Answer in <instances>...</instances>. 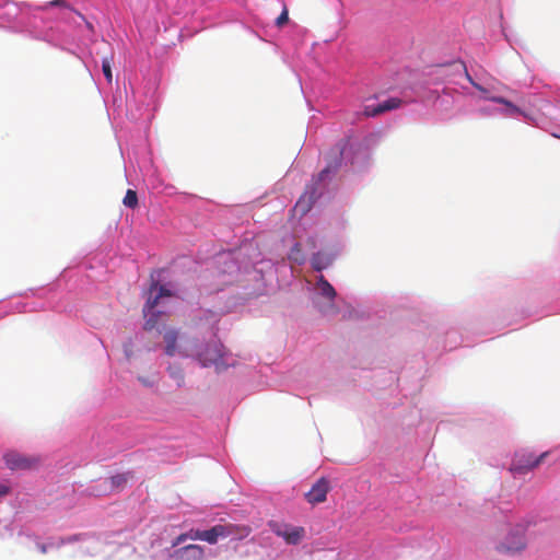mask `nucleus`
I'll use <instances>...</instances> for the list:
<instances>
[{"mask_svg": "<svg viewBox=\"0 0 560 560\" xmlns=\"http://www.w3.org/2000/svg\"><path fill=\"white\" fill-rule=\"evenodd\" d=\"M339 162L334 164H328L316 178L312 180L310 185H307L304 194L300 197L298 202L295 203L294 209L299 211L302 215L307 213L316 199L322 195V190L319 186L328 177L329 174L335 173L338 170Z\"/></svg>", "mask_w": 560, "mask_h": 560, "instance_id": "f257e3e1", "label": "nucleus"}, {"mask_svg": "<svg viewBox=\"0 0 560 560\" xmlns=\"http://www.w3.org/2000/svg\"><path fill=\"white\" fill-rule=\"evenodd\" d=\"M526 527L517 524L510 528L505 537L497 545V550L505 555H516L525 550Z\"/></svg>", "mask_w": 560, "mask_h": 560, "instance_id": "f03ea898", "label": "nucleus"}, {"mask_svg": "<svg viewBox=\"0 0 560 560\" xmlns=\"http://www.w3.org/2000/svg\"><path fill=\"white\" fill-rule=\"evenodd\" d=\"M547 455L548 452H544L539 456H535L530 452H517L514 455L510 470L514 474H526L536 468Z\"/></svg>", "mask_w": 560, "mask_h": 560, "instance_id": "7ed1b4c3", "label": "nucleus"}, {"mask_svg": "<svg viewBox=\"0 0 560 560\" xmlns=\"http://www.w3.org/2000/svg\"><path fill=\"white\" fill-rule=\"evenodd\" d=\"M269 527L275 535L281 537L288 545H298L305 537V529L301 526L271 521Z\"/></svg>", "mask_w": 560, "mask_h": 560, "instance_id": "20e7f679", "label": "nucleus"}, {"mask_svg": "<svg viewBox=\"0 0 560 560\" xmlns=\"http://www.w3.org/2000/svg\"><path fill=\"white\" fill-rule=\"evenodd\" d=\"M196 355L202 366L219 368L223 358V346L219 340L212 339L205 348L198 350Z\"/></svg>", "mask_w": 560, "mask_h": 560, "instance_id": "39448f33", "label": "nucleus"}, {"mask_svg": "<svg viewBox=\"0 0 560 560\" xmlns=\"http://www.w3.org/2000/svg\"><path fill=\"white\" fill-rule=\"evenodd\" d=\"M7 467L11 470L31 469L38 465L39 459L18 453L15 451L7 452L3 455Z\"/></svg>", "mask_w": 560, "mask_h": 560, "instance_id": "423d86ee", "label": "nucleus"}, {"mask_svg": "<svg viewBox=\"0 0 560 560\" xmlns=\"http://www.w3.org/2000/svg\"><path fill=\"white\" fill-rule=\"evenodd\" d=\"M329 490V481L325 477H322L312 486L310 491L305 493V499L311 504L322 503L326 501Z\"/></svg>", "mask_w": 560, "mask_h": 560, "instance_id": "0eeeda50", "label": "nucleus"}, {"mask_svg": "<svg viewBox=\"0 0 560 560\" xmlns=\"http://www.w3.org/2000/svg\"><path fill=\"white\" fill-rule=\"evenodd\" d=\"M203 557L205 549L199 545H187L171 553V560H202Z\"/></svg>", "mask_w": 560, "mask_h": 560, "instance_id": "6e6552de", "label": "nucleus"}, {"mask_svg": "<svg viewBox=\"0 0 560 560\" xmlns=\"http://www.w3.org/2000/svg\"><path fill=\"white\" fill-rule=\"evenodd\" d=\"M172 295L173 293L164 285L159 287L158 282H153L150 287V295L143 306V315L147 316L150 311L155 308L161 298Z\"/></svg>", "mask_w": 560, "mask_h": 560, "instance_id": "1a4fd4ad", "label": "nucleus"}, {"mask_svg": "<svg viewBox=\"0 0 560 560\" xmlns=\"http://www.w3.org/2000/svg\"><path fill=\"white\" fill-rule=\"evenodd\" d=\"M400 104H401V101L399 98H396V97L388 98V100L377 104L376 106H366L364 108V116H366V117L377 116L385 112L398 108L400 106Z\"/></svg>", "mask_w": 560, "mask_h": 560, "instance_id": "9d476101", "label": "nucleus"}, {"mask_svg": "<svg viewBox=\"0 0 560 560\" xmlns=\"http://www.w3.org/2000/svg\"><path fill=\"white\" fill-rule=\"evenodd\" d=\"M223 529V538L232 537L234 539H244L250 533L252 528L247 525H237V524H222Z\"/></svg>", "mask_w": 560, "mask_h": 560, "instance_id": "9b49d317", "label": "nucleus"}, {"mask_svg": "<svg viewBox=\"0 0 560 560\" xmlns=\"http://www.w3.org/2000/svg\"><path fill=\"white\" fill-rule=\"evenodd\" d=\"M178 338V331L175 329H170L164 332L163 339L165 342V353L170 357L175 355L178 352L176 341Z\"/></svg>", "mask_w": 560, "mask_h": 560, "instance_id": "f8f14e48", "label": "nucleus"}, {"mask_svg": "<svg viewBox=\"0 0 560 560\" xmlns=\"http://www.w3.org/2000/svg\"><path fill=\"white\" fill-rule=\"evenodd\" d=\"M219 538H223L222 524L215 525L207 530H201V540L211 545L217 544Z\"/></svg>", "mask_w": 560, "mask_h": 560, "instance_id": "ddd939ff", "label": "nucleus"}, {"mask_svg": "<svg viewBox=\"0 0 560 560\" xmlns=\"http://www.w3.org/2000/svg\"><path fill=\"white\" fill-rule=\"evenodd\" d=\"M132 478L130 472L117 474L108 479L112 490L119 491L126 487L128 481Z\"/></svg>", "mask_w": 560, "mask_h": 560, "instance_id": "4468645a", "label": "nucleus"}, {"mask_svg": "<svg viewBox=\"0 0 560 560\" xmlns=\"http://www.w3.org/2000/svg\"><path fill=\"white\" fill-rule=\"evenodd\" d=\"M332 258L325 253H316L313 255L311 262L315 270L320 271L330 266Z\"/></svg>", "mask_w": 560, "mask_h": 560, "instance_id": "2eb2a0df", "label": "nucleus"}, {"mask_svg": "<svg viewBox=\"0 0 560 560\" xmlns=\"http://www.w3.org/2000/svg\"><path fill=\"white\" fill-rule=\"evenodd\" d=\"M318 289L320 290L322 295L329 300H332L336 296L334 287L323 276L318 279Z\"/></svg>", "mask_w": 560, "mask_h": 560, "instance_id": "dca6fc26", "label": "nucleus"}, {"mask_svg": "<svg viewBox=\"0 0 560 560\" xmlns=\"http://www.w3.org/2000/svg\"><path fill=\"white\" fill-rule=\"evenodd\" d=\"M288 258L298 264V265H302L304 261H305V256L302 252V247L299 243H295L292 248L290 249V253L288 255Z\"/></svg>", "mask_w": 560, "mask_h": 560, "instance_id": "f3484780", "label": "nucleus"}, {"mask_svg": "<svg viewBox=\"0 0 560 560\" xmlns=\"http://www.w3.org/2000/svg\"><path fill=\"white\" fill-rule=\"evenodd\" d=\"M122 203L127 208L136 209L139 205L137 191L133 189H128L122 199Z\"/></svg>", "mask_w": 560, "mask_h": 560, "instance_id": "a211bd4d", "label": "nucleus"}, {"mask_svg": "<svg viewBox=\"0 0 560 560\" xmlns=\"http://www.w3.org/2000/svg\"><path fill=\"white\" fill-rule=\"evenodd\" d=\"M160 315H161V312H155L154 308L152 311H150L147 316L144 315V317L147 318L145 324H144V329H147V330L153 329L159 322Z\"/></svg>", "mask_w": 560, "mask_h": 560, "instance_id": "6ab92c4d", "label": "nucleus"}, {"mask_svg": "<svg viewBox=\"0 0 560 560\" xmlns=\"http://www.w3.org/2000/svg\"><path fill=\"white\" fill-rule=\"evenodd\" d=\"M102 70L104 73V77L106 78V81L108 83H112L113 81V73H112V59L104 58L102 61Z\"/></svg>", "mask_w": 560, "mask_h": 560, "instance_id": "aec40b11", "label": "nucleus"}, {"mask_svg": "<svg viewBox=\"0 0 560 560\" xmlns=\"http://www.w3.org/2000/svg\"><path fill=\"white\" fill-rule=\"evenodd\" d=\"M289 22V10L287 8V4L283 3L282 12L276 20L277 27L281 28Z\"/></svg>", "mask_w": 560, "mask_h": 560, "instance_id": "412c9836", "label": "nucleus"}, {"mask_svg": "<svg viewBox=\"0 0 560 560\" xmlns=\"http://www.w3.org/2000/svg\"><path fill=\"white\" fill-rule=\"evenodd\" d=\"M493 102L504 104L509 108L510 114L518 113L520 109L504 97L495 96L491 98Z\"/></svg>", "mask_w": 560, "mask_h": 560, "instance_id": "4be33fe9", "label": "nucleus"}, {"mask_svg": "<svg viewBox=\"0 0 560 560\" xmlns=\"http://www.w3.org/2000/svg\"><path fill=\"white\" fill-rule=\"evenodd\" d=\"M170 375L177 381L178 385H180L184 381V373L179 366H170L168 368Z\"/></svg>", "mask_w": 560, "mask_h": 560, "instance_id": "5701e85b", "label": "nucleus"}, {"mask_svg": "<svg viewBox=\"0 0 560 560\" xmlns=\"http://www.w3.org/2000/svg\"><path fill=\"white\" fill-rule=\"evenodd\" d=\"M188 539L191 540H201V530L200 529H190L187 532Z\"/></svg>", "mask_w": 560, "mask_h": 560, "instance_id": "b1692460", "label": "nucleus"}, {"mask_svg": "<svg viewBox=\"0 0 560 560\" xmlns=\"http://www.w3.org/2000/svg\"><path fill=\"white\" fill-rule=\"evenodd\" d=\"M187 539H188L187 533H183V534L178 535V536L174 539V541H173L172 546H173V547H177V546H179L180 544L185 542Z\"/></svg>", "mask_w": 560, "mask_h": 560, "instance_id": "393cba45", "label": "nucleus"}, {"mask_svg": "<svg viewBox=\"0 0 560 560\" xmlns=\"http://www.w3.org/2000/svg\"><path fill=\"white\" fill-rule=\"evenodd\" d=\"M47 5H50V7H62V8L70 9L69 4L65 0H54V1L48 2Z\"/></svg>", "mask_w": 560, "mask_h": 560, "instance_id": "a878e982", "label": "nucleus"}, {"mask_svg": "<svg viewBox=\"0 0 560 560\" xmlns=\"http://www.w3.org/2000/svg\"><path fill=\"white\" fill-rule=\"evenodd\" d=\"M10 493V487L5 483H0V497L7 495Z\"/></svg>", "mask_w": 560, "mask_h": 560, "instance_id": "bb28decb", "label": "nucleus"}, {"mask_svg": "<svg viewBox=\"0 0 560 560\" xmlns=\"http://www.w3.org/2000/svg\"><path fill=\"white\" fill-rule=\"evenodd\" d=\"M40 550H42V552H46V546H45V545H43V546L40 547Z\"/></svg>", "mask_w": 560, "mask_h": 560, "instance_id": "cd10ccee", "label": "nucleus"}, {"mask_svg": "<svg viewBox=\"0 0 560 560\" xmlns=\"http://www.w3.org/2000/svg\"><path fill=\"white\" fill-rule=\"evenodd\" d=\"M86 26H88L89 28H91V30H92V27H93V26H92V24H91L90 22H88V21H86Z\"/></svg>", "mask_w": 560, "mask_h": 560, "instance_id": "c85d7f7f", "label": "nucleus"}, {"mask_svg": "<svg viewBox=\"0 0 560 560\" xmlns=\"http://www.w3.org/2000/svg\"><path fill=\"white\" fill-rule=\"evenodd\" d=\"M75 13H77L79 16H81L82 19H84V16L81 14V12H77V11H75Z\"/></svg>", "mask_w": 560, "mask_h": 560, "instance_id": "c756f323", "label": "nucleus"}]
</instances>
